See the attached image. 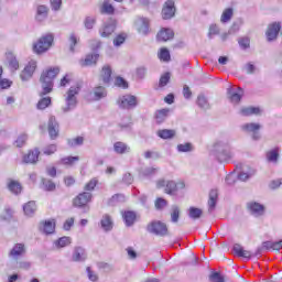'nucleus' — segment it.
I'll return each instance as SVG.
<instances>
[{
  "label": "nucleus",
  "instance_id": "obj_1",
  "mask_svg": "<svg viewBox=\"0 0 282 282\" xmlns=\"http://www.w3.org/2000/svg\"><path fill=\"white\" fill-rule=\"evenodd\" d=\"M59 73V67H51L42 73L40 77L42 85V91L40 93V96H47V94H51L52 89H54V78H56Z\"/></svg>",
  "mask_w": 282,
  "mask_h": 282
},
{
  "label": "nucleus",
  "instance_id": "obj_2",
  "mask_svg": "<svg viewBox=\"0 0 282 282\" xmlns=\"http://www.w3.org/2000/svg\"><path fill=\"white\" fill-rule=\"evenodd\" d=\"M212 153L219 162H226L232 158L230 154V144L227 141H216L213 145Z\"/></svg>",
  "mask_w": 282,
  "mask_h": 282
},
{
  "label": "nucleus",
  "instance_id": "obj_3",
  "mask_svg": "<svg viewBox=\"0 0 282 282\" xmlns=\"http://www.w3.org/2000/svg\"><path fill=\"white\" fill-rule=\"evenodd\" d=\"M165 186V193L167 195H177L178 191H184L186 188V184L183 181H180L178 183L174 181H158L156 187L158 188H164Z\"/></svg>",
  "mask_w": 282,
  "mask_h": 282
},
{
  "label": "nucleus",
  "instance_id": "obj_4",
  "mask_svg": "<svg viewBox=\"0 0 282 282\" xmlns=\"http://www.w3.org/2000/svg\"><path fill=\"white\" fill-rule=\"evenodd\" d=\"M78 91H80V87L78 86H73L68 89L66 97V107L62 108V111L64 113L72 111V109H76V105L78 104L76 96H78Z\"/></svg>",
  "mask_w": 282,
  "mask_h": 282
},
{
  "label": "nucleus",
  "instance_id": "obj_5",
  "mask_svg": "<svg viewBox=\"0 0 282 282\" xmlns=\"http://www.w3.org/2000/svg\"><path fill=\"white\" fill-rule=\"evenodd\" d=\"M52 43H54V35L46 34L42 36L35 44H33V52L35 54H43L47 52L50 47H52Z\"/></svg>",
  "mask_w": 282,
  "mask_h": 282
},
{
  "label": "nucleus",
  "instance_id": "obj_6",
  "mask_svg": "<svg viewBox=\"0 0 282 282\" xmlns=\"http://www.w3.org/2000/svg\"><path fill=\"white\" fill-rule=\"evenodd\" d=\"M120 109H135L138 107V97L133 95H123L117 99Z\"/></svg>",
  "mask_w": 282,
  "mask_h": 282
},
{
  "label": "nucleus",
  "instance_id": "obj_7",
  "mask_svg": "<svg viewBox=\"0 0 282 282\" xmlns=\"http://www.w3.org/2000/svg\"><path fill=\"white\" fill-rule=\"evenodd\" d=\"M240 129L243 133H248L249 135H251L252 140H261V133H259V131H261L260 123H245L240 126Z\"/></svg>",
  "mask_w": 282,
  "mask_h": 282
},
{
  "label": "nucleus",
  "instance_id": "obj_8",
  "mask_svg": "<svg viewBox=\"0 0 282 282\" xmlns=\"http://www.w3.org/2000/svg\"><path fill=\"white\" fill-rule=\"evenodd\" d=\"M282 23L281 22H272L268 25L265 31V36L268 43H272L279 39V32H281Z\"/></svg>",
  "mask_w": 282,
  "mask_h": 282
},
{
  "label": "nucleus",
  "instance_id": "obj_9",
  "mask_svg": "<svg viewBox=\"0 0 282 282\" xmlns=\"http://www.w3.org/2000/svg\"><path fill=\"white\" fill-rule=\"evenodd\" d=\"M148 232L159 237H166V235H169V228H166L164 223L152 221L150 225H148Z\"/></svg>",
  "mask_w": 282,
  "mask_h": 282
},
{
  "label": "nucleus",
  "instance_id": "obj_10",
  "mask_svg": "<svg viewBox=\"0 0 282 282\" xmlns=\"http://www.w3.org/2000/svg\"><path fill=\"white\" fill-rule=\"evenodd\" d=\"M34 72H36V61L31 59L20 74L21 80H30L34 76Z\"/></svg>",
  "mask_w": 282,
  "mask_h": 282
},
{
  "label": "nucleus",
  "instance_id": "obj_11",
  "mask_svg": "<svg viewBox=\"0 0 282 282\" xmlns=\"http://www.w3.org/2000/svg\"><path fill=\"white\" fill-rule=\"evenodd\" d=\"M91 197H93V195L89 192L80 193L79 195H77L74 198L73 204L77 208H84L85 206H87L89 204V202H91Z\"/></svg>",
  "mask_w": 282,
  "mask_h": 282
},
{
  "label": "nucleus",
  "instance_id": "obj_12",
  "mask_svg": "<svg viewBox=\"0 0 282 282\" xmlns=\"http://www.w3.org/2000/svg\"><path fill=\"white\" fill-rule=\"evenodd\" d=\"M162 17L164 20L173 19L175 17V1L167 0L162 9Z\"/></svg>",
  "mask_w": 282,
  "mask_h": 282
},
{
  "label": "nucleus",
  "instance_id": "obj_13",
  "mask_svg": "<svg viewBox=\"0 0 282 282\" xmlns=\"http://www.w3.org/2000/svg\"><path fill=\"white\" fill-rule=\"evenodd\" d=\"M247 208L253 217H261L265 214V207L257 202L248 203Z\"/></svg>",
  "mask_w": 282,
  "mask_h": 282
},
{
  "label": "nucleus",
  "instance_id": "obj_14",
  "mask_svg": "<svg viewBox=\"0 0 282 282\" xmlns=\"http://www.w3.org/2000/svg\"><path fill=\"white\" fill-rule=\"evenodd\" d=\"M137 31L139 34L147 36L149 34V19L147 18H138L134 22Z\"/></svg>",
  "mask_w": 282,
  "mask_h": 282
},
{
  "label": "nucleus",
  "instance_id": "obj_15",
  "mask_svg": "<svg viewBox=\"0 0 282 282\" xmlns=\"http://www.w3.org/2000/svg\"><path fill=\"white\" fill-rule=\"evenodd\" d=\"M87 260V251L83 247H75L72 254V261L80 263Z\"/></svg>",
  "mask_w": 282,
  "mask_h": 282
},
{
  "label": "nucleus",
  "instance_id": "obj_16",
  "mask_svg": "<svg viewBox=\"0 0 282 282\" xmlns=\"http://www.w3.org/2000/svg\"><path fill=\"white\" fill-rule=\"evenodd\" d=\"M232 250H234L235 254H237V257L247 259V261H250V259H252V257H257L251 251L243 249V247H241V245H239V243L234 245Z\"/></svg>",
  "mask_w": 282,
  "mask_h": 282
},
{
  "label": "nucleus",
  "instance_id": "obj_17",
  "mask_svg": "<svg viewBox=\"0 0 282 282\" xmlns=\"http://www.w3.org/2000/svg\"><path fill=\"white\" fill-rule=\"evenodd\" d=\"M23 254H25V245L23 243H15L9 252L11 259H19V257H23Z\"/></svg>",
  "mask_w": 282,
  "mask_h": 282
},
{
  "label": "nucleus",
  "instance_id": "obj_18",
  "mask_svg": "<svg viewBox=\"0 0 282 282\" xmlns=\"http://www.w3.org/2000/svg\"><path fill=\"white\" fill-rule=\"evenodd\" d=\"M217 199H219V193L217 189H212L209 192V199H208V213H215V208L217 207Z\"/></svg>",
  "mask_w": 282,
  "mask_h": 282
},
{
  "label": "nucleus",
  "instance_id": "obj_19",
  "mask_svg": "<svg viewBox=\"0 0 282 282\" xmlns=\"http://www.w3.org/2000/svg\"><path fill=\"white\" fill-rule=\"evenodd\" d=\"M116 32V24L113 22L104 23L102 28L99 30L100 36L107 39V36H111Z\"/></svg>",
  "mask_w": 282,
  "mask_h": 282
},
{
  "label": "nucleus",
  "instance_id": "obj_20",
  "mask_svg": "<svg viewBox=\"0 0 282 282\" xmlns=\"http://www.w3.org/2000/svg\"><path fill=\"white\" fill-rule=\"evenodd\" d=\"M228 96L230 102H232L234 105H238V102L241 101V98H243V89L238 88V91H235V89L229 88Z\"/></svg>",
  "mask_w": 282,
  "mask_h": 282
},
{
  "label": "nucleus",
  "instance_id": "obj_21",
  "mask_svg": "<svg viewBox=\"0 0 282 282\" xmlns=\"http://www.w3.org/2000/svg\"><path fill=\"white\" fill-rule=\"evenodd\" d=\"M48 134L54 140L58 137V122H56V117H50L48 119Z\"/></svg>",
  "mask_w": 282,
  "mask_h": 282
},
{
  "label": "nucleus",
  "instance_id": "obj_22",
  "mask_svg": "<svg viewBox=\"0 0 282 282\" xmlns=\"http://www.w3.org/2000/svg\"><path fill=\"white\" fill-rule=\"evenodd\" d=\"M100 226L105 232H110V230H113V219H111L109 214L101 217Z\"/></svg>",
  "mask_w": 282,
  "mask_h": 282
},
{
  "label": "nucleus",
  "instance_id": "obj_23",
  "mask_svg": "<svg viewBox=\"0 0 282 282\" xmlns=\"http://www.w3.org/2000/svg\"><path fill=\"white\" fill-rule=\"evenodd\" d=\"M175 36V33L171 29H162L158 35L156 39L158 41H162L163 43H166V41H171Z\"/></svg>",
  "mask_w": 282,
  "mask_h": 282
},
{
  "label": "nucleus",
  "instance_id": "obj_24",
  "mask_svg": "<svg viewBox=\"0 0 282 282\" xmlns=\"http://www.w3.org/2000/svg\"><path fill=\"white\" fill-rule=\"evenodd\" d=\"M100 80H102L104 85H109V83H111V66L105 65L101 68Z\"/></svg>",
  "mask_w": 282,
  "mask_h": 282
},
{
  "label": "nucleus",
  "instance_id": "obj_25",
  "mask_svg": "<svg viewBox=\"0 0 282 282\" xmlns=\"http://www.w3.org/2000/svg\"><path fill=\"white\" fill-rule=\"evenodd\" d=\"M98 54H88L86 55L85 59L79 61L80 67H89L91 65H96L98 61Z\"/></svg>",
  "mask_w": 282,
  "mask_h": 282
},
{
  "label": "nucleus",
  "instance_id": "obj_26",
  "mask_svg": "<svg viewBox=\"0 0 282 282\" xmlns=\"http://www.w3.org/2000/svg\"><path fill=\"white\" fill-rule=\"evenodd\" d=\"M240 115L248 117V116H259L261 115V108L259 107H245L240 109Z\"/></svg>",
  "mask_w": 282,
  "mask_h": 282
},
{
  "label": "nucleus",
  "instance_id": "obj_27",
  "mask_svg": "<svg viewBox=\"0 0 282 282\" xmlns=\"http://www.w3.org/2000/svg\"><path fill=\"white\" fill-rule=\"evenodd\" d=\"M40 153L41 152H39V149L30 151L28 155L24 156L23 161L25 162V164H34L39 161Z\"/></svg>",
  "mask_w": 282,
  "mask_h": 282
},
{
  "label": "nucleus",
  "instance_id": "obj_28",
  "mask_svg": "<svg viewBox=\"0 0 282 282\" xmlns=\"http://www.w3.org/2000/svg\"><path fill=\"white\" fill-rule=\"evenodd\" d=\"M264 250H274V242L272 241H264L262 242L261 247H258L254 257H261L263 254Z\"/></svg>",
  "mask_w": 282,
  "mask_h": 282
},
{
  "label": "nucleus",
  "instance_id": "obj_29",
  "mask_svg": "<svg viewBox=\"0 0 282 282\" xmlns=\"http://www.w3.org/2000/svg\"><path fill=\"white\" fill-rule=\"evenodd\" d=\"M24 215L26 217H32L34 213H36V203L34 200H30L23 206Z\"/></svg>",
  "mask_w": 282,
  "mask_h": 282
},
{
  "label": "nucleus",
  "instance_id": "obj_30",
  "mask_svg": "<svg viewBox=\"0 0 282 282\" xmlns=\"http://www.w3.org/2000/svg\"><path fill=\"white\" fill-rule=\"evenodd\" d=\"M113 149H115V152H117L119 155L129 153V151H131V148H129V145H127V143L120 142V141H118L113 144Z\"/></svg>",
  "mask_w": 282,
  "mask_h": 282
},
{
  "label": "nucleus",
  "instance_id": "obj_31",
  "mask_svg": "<svg viewBox=\"0 0 282 282\" xmlns=\"http://www.w3.org/2000/svg\"><path fill=\"white\" fill-rule=\"evenodd\" d=\"M47 12H48V9L47 7L45 6H39L37 9H36V21H45V19H47Z\"/></svg>",
  "mask_w": 282,
  "mask_h": 282
},
{
  "label": "nucleus",
  "instance_id": "obj_32",
  "mask_svg": "<svg viewBox=\"0 0 282 282\" xmlns=\"http://www.w3.org/2000/svg\"><path fill=\"white\" fill-rule=\"evenodd\" d=\"M56 230V223L54 220H46L43 223V232L45 235H53Z\"/></svg>",
  "mask_w": 282,
  "mask_h": 282
},
{
  "label": "nucleus",
  "instance_id": "obj_33",
  "mask_svg": "<svg viewBox=\"0 0 282 282\" xmlns=\"http://www.w3.org/2000/svg\"><path fill=\"white\" fill-rule=\"evenodd\" d=\"M267 160L268 162H272L276 164L279 162V148H274L267 152Z\"/></svg>",
  "mask_w": 282,
  "mask_h": 282
},
{
  "label": "nucleus",
  "instance_id": "obj_34",
  "mask_svg": "<svg viewBox=\"0 0 282 282\" xmlns=\"http://www.w3.org/2000/svg\"><path fill=\"white\" fill-rule=\"evenodd\" d=\"M158 135L162 140H171L175 138V130H169V129L159 130Z\"/></svg>",
  "mask_w": 282,
  "mask_h": 282
},
{
  "label": "nucleus",
  "instance_id": "obj_35",
  "mask_svg": "<svg viewBox=\"0 0 282 282\" xmlns=\"http://www.w3.org/2000/svg\"><path fill=\"white\" fill-rule=\"evenodd\" d=\"M187 215L189 219H199L202 215H204V212L197 207H189L187 210Z\"/></svg>",
  "mask_w": 282,
  "mask_h": 282
},
{
  "label": "nucleus",
  "instance_id": "obj_36",
  "mask_svg": "<svg viewBox=\"0 0 282 282\" xmlns=\"http://www.w3.org/2000/svg\"><path fill=\"white\" fill-rule=\"evenodd\" d=\"M126 226H133L135 224V213L134 212H126L122 215Z\"/></svg>",
  "mask_w": 282,
  "mask_h": 282
},
{
  "label": "nucleus",
  "instance_id": "obj_37",
  "mask_svg": "<svg viewBox=\"0 0 282 282\" xmlns=\"http://www.w3.org/2000/svg\"><path fill=\"white\" fill-rule=\"evenodd\" d=\"M166 118H169V109H161L155 112V120L158 124H162Z\"/></svg>",
  "mask_w": 282,
  "mask_h": 282
},
{
  "label": "nucleus",
  "instance_id": "obj_38",
  "mask_svg": "<svg viewBox=\"0 0 282 282\" xmlns=\"http://www.w3.org/2000/svg\"><path fill=\"white\" fill-rule=\"evenodd\" d=\"M56 248H67L72 243V238L64 236L59 239H57L55 242Z\"/></svg>",
  "mask_w": 282,
  "mask_h": 282
},
{
  "label": "nucleus",
  "instance_id": "obj_39",
  "mask_svg": "<svg viewBox=\"0 0 282 282\" xmlns=\"http://www.w3.org/2000/svg\"><path fill=\"white\" fill-rule=\"evenodd\" d=\"M78 160H80V158L78 156H66L61 159L57 164H63L64 166H72L75 162H78Z\"/></svg>",
  "mask_w": 282,
  "mask_h": 282
},
{
  "label": "nucleus",
  "instance_id": "obj_40",
  "mask_svg": "<svg viewBox=\"0 0 282 282\" xmlns=\"http://www.w3.org/2000/svg\"><path fill=\"white\" fill-rule=\"evenodd\" d=\"M102 14H113L116 12V9L113 8V4L109 2V0H105L101 7Z\"/></svg>",
  "mask_w": 282,
  "mask_h": 282
},
{
  "label": "nucleus",
  "instance_id": "obj_41",
  "mask_svg": "<svg viewBox=\"0 0 282 282\" xmlns=\"http://www.w3.org/2000/svg\"><path fill=\"white\" fill-rule=\"evenodd\" d=\"M122 202H126V197L123 194H116L113 195L109 200V206H116V204H121Z\"/></svg>",
  "mask_w": 282,
  "mask_h": 282
},
{
  "label": "nucleus",
  "instance_id": "obj_42",
  "mask_svg": "<svg viewBox=\"0 0 282 282\" xmlns=\"http://www.w3.org/2000/svg\"><path fill=\"white\" fill-rule=\"evenodd\" d=\"M94 96H95V100H100L101 98H106L107 89H105V87L102 86L96 87L94 90Z\"/></svg>",
  "mask_w": 282,
  "mask_h": 282
},
{
  "label": "nucleus",
  "instance_id": "obj_43",
  "mask_svg": "<svg viewBox=\"0 0 282 282\" xmlns=\"http://www.w3.org/2000/svg\"><path fill=\"white\" fill-rule=\"evenodd\" d=\"M52 105V98L50 97H43L42 99L39 100L37 102V109L43 110L47 109Z\"/></svg>",
  "mask_w": 282,
  "mask_h": 282
},
{
  "label": "nucleus",
  "instance_id": "obj_44",
  "mask_svg": "<svg viewBox=\"0 0 282 282\" xmlns=\"http://www.w3.org/2000/svg\"><path fill=\"white\" fill-rule=\"evenodd\" d=\"M232 14H234L232 8L226 9V10L223 12V14H221L220 21H221L223 23H228V21H230V19H232Z\"/></svg>",
  "mask_w": 282,
  "mask_h": 282
},
{
  "label": "nucleus",
  "instance_id": "obj_45",
  "mask_svg": "<svg viewBox=\"0 0 282 282\" xmlns=\"http://www.w3.org/2000/svg\"><path fill=\"white\" fill-rule=\"evenodd\" d=\"M171 221L173 224H177L180 221V207L178 206H172V213H171Z\"/></svg>",
  "mask_w": 282,
  "mask_h": 282
},
{
  "label": "nucleus",
  "instance_id": "obj_46",
  "mask_svg": "<svg viewBox=\"0 0 282 282\" xmlns=\"http://www.w3.org/2000/svg\"><path fill=\"white\" fill-rule=\"evenodd\" d=\"M9 191H11V193H14V195H19V193H21V184H19V182L17 181H11L9 183Z\"/></svg>",
  "mask_w": 282,
  "mask_h": 282
},
{
  "label": "nucleus",
  "instance_id": "obj_47",
  "mask_svg": "<svg viewBox=\"0 0 282 282\" xmlns=\"http://www.w3.org/2000/svg\"><path fill=\"white\" fill-rule=\"evenodd\" d=\"M159 58L160 61H163L164 63H169L171 61V53L169 52L167 48H161L159 53Z\"/></svg>",
  "mask_w": 282,
  "mask_h": 282
},
{
  "label": "nucleus",
  "instance_id": "obj_48",
  "mask_svg": "<svg viewBox=\"0 0 282 282\" xmlns=\"http://www.w3.org/2000/svg\"><path fill=\"white\" fill-rule=\"evenodd\" d=\"M197 105L200 107V109H210V104H208V99L204 96H198L197 98Z\"/></svg>",
  "mask_w": 282,
  "mask_h": 282
},
{
  "label": "nucleus",
  "instance_id": "obj_49",
  "mask_svg": "<svg viewBox=\"0 0 282 282\" xmlns=\"http://www.w3.org/2000/svg\"><path fill=\"white\" fill-rule=\"evenodd\" d=\"M42 184L44 187V191H55L56 189V184L52 182V180L43 178Z\"/></svg>",
  "mask_w": 282,
  "mask_h": 282
},
{
  "label": "nucleus",
  "instance_id": "obj_50",
  "mask_svg": "<svg viewBox=\"0 0 282 282\" xmlns=\"http://www.w3.org/2000/svg\"><path fill=\"white\" fill-rule=\"evenodd\" d=\"M178 153H189V151H193V144L191 143H181L177 145Z\"/></svg>",
  "mask_w": 282,
  "mask_h": 282
},
{
  "label": "nucleus",
  "instance_id": "obj_51",
  "mask_svg": "<svg viewBox=\"0 0 282 282\" xmlns=\"http://www.w3.org/2000/svg\"><path fill=\"white\" fill-rule=\"evenodd\" d=\"M135 77H137L139 80H143V78H147V67H144V66H139V67L135 69Z\"/></svg>",
  "mask_w": 282,
  "mask_h": 282
},
{
  "label": "nucleus",
  "instance_id": "obj_52",
  "mask_svg": "<svg viewBox=\"0 0 282 282\" xmlns=\"http://www.w3.org/2000/svg\"><path fill=\"white\" fill-rule=\"evenodd\" d=\"M171 80V73H165L161 76L159 87H166Z\"/></svg>",
  "mask_w": 282,
  "mask_h": 282
},
{
  "label": "nucleus",
  "instance_id": "obj_53",
  "mask_svg": "<svg viewBox=\"0 0 282 282\" xmlns=\"http://www.w3.org/2000/svg\"><path fill=\"white\" fill-rule=\"evenodd\" d=\"M210 282H226L224 279V275H221L219 272H214L209 275Z\"/></svg>",
  "mask_w": 282,
  "mask_h": 282
},
{
  "label": "nucleus",
  "instance_id": "obj_54",
  "mask_svg": "<svg viewBox=\"0 0 282 282\" xmlns=\"http://www.w3.org/2000/svg\"><path fill=\"white\" fill-rule=\"evenodd\" d=\"M26 141H28V134H21L20 137H18L14 144L15 147H18V149H21V147L25 145Z\"/></svg>",
  "mask_w": 282,
  "mask_h": 282
},
{
  "label": "nucleus",
  "instance_id": "obj_55",
  "mask_svg": "<svg viewBox=\"0 0 282 282\" xmlns=\"http://www.w3.org/2000/svg\"><path fill=\"white\" fill-rule=\"evenodd\" d=\"M83 142H85V139L83 137H76L75 139L68 140V144L70 147H80L83 145Z\"/></svg>",
  "mask_w": 282,
  "mask_h": 282
},
{
  "label": "nucleus",
  "instance_id": "obj_56",
  "mask_svg": "<svg viewBox=\"0 0 282 282\" xmlns=\"http://www.w3.org/2000/svg\"><path fill=\"white\" fill-rule=\"evenodd\" d=\"M85 28L87 29V30H93L94 29V25H96V18H94V17H87L86 19H85Z\"/></svg>",
  "mask_w": 282,
  "mask_h": 282
},
{
  "label": "nucleus",
  "instance_id": "obj_57",
  "mask_svg": "<svg viewBox=\"0 0 282 282\" xmlns=\"http://www.w3.org/2000/svg\"><path fill=\"white\" fill-rule=\"evenodd\" d=\"M124 41H127V36H124V34H119L113 40V46L120 47V45H122V43H124Z\"/></svg>",
  "mask_w": 282,
  "mask_h": 282
},
{
  "label": "nucleus",
  "instance_id": "obj_58",
  "mask_svg": "<svg viewBox=\"0 0 282 282\" xmlns=\"http://www.w3.org/2000/svg\"><path fill=\"white\" fill-rule=\"evenodd\" d=\"M9 67L11 72H17V69H19V61L17 59V57L12 56L9 59Z\"/></svg>",
  "mask_w": 282,
  "mask_h": 282
},
{
  "label": "nucleus",
  "instance_id": "obj_59",
  "mask_svg": "<svg viewBox=\"0 0 282 282\" xmlns=\"http://www.w3.org/2000/svg\"><path fill=\"white\" fill-rule=\"evenodd\" d=\"M98 186V178H91L84 187V191H94Z\"/></svg>",
  "mask_w": 282,
  "mask_h": 282
},
{
  "label": "nucleus",
  "instance_id": "obj_60",
  "mask_svg": "<svg viewBox=\"0 0 282 282\" xmlns=\"http://www.w3.org/2000/svg\"><path fill=\"white\" fill-rule=\"evenodd\" d=\"M115 85L117 87H121L122 89H127V87H129V84L122 77H117L115 80Z\"/></svg>",
  "mask_w": 282,
  "mask_h": 282
},
{
  "label": "nucleus",
  "instance_id": "obj_61",
  "mask_svg": "<svg viewBox=\"0 0 282 282\" xmlns=\"http://www.w3.org/2000/svg\"><path fill=\"white\" fill-rule=\"evenodd\" d=\"M57 150L56 144L47 145L43 149L44 155H54V152Z\"/></svg>",
  "mask_w": 282,
  "mask_h": 282
},
{
  "label": "nucleus",
  "instance_id": "obj_62",
  "mask_svg": "<svg viewBox=\"0 0 282 282\" xmlns=\"http://www.w3.org/2000/svg\"><path fill=\"white\" fill-rule=\"evenodd\" d=\"M238 43L242 50H248V47H250V39L249 37H241L238 40Z\"/></svg>",
  "mask_w": 282,
  "mask_h": 282
},
{
  "label": "nucleus",
  "instance_id": "obj_63",
  "mask_svg": "<svg viewBox=\"0 0 282 282\" xmlns=\"http://www.w3.org/2000/svg\"><path fill=\"white\" fill-rule=\"evenodd\" d=\"M252 175H254V171L251 173L240 172L238 174V180H240V182H247V180H250Z\"/></svg>",
  "mask_w": 282,
  "mask_h": 282
},
{
  "label": "nucleus",
  "instance_id": "obj_64",
  "mask_svg": "<svg viewBox=\"0 0 282 282\" xmlns=\"http://www.w3.org/2000/svg\"><path fill=\"white\" fill-rule=\"evenodd\" d=\"M219 34V26H217V24H212L209 26V32H208V36L209 39H212L213 36Z\"/></svg>",
  "mask_w": 282,
  "mask_h": 282
}]
</instances>
